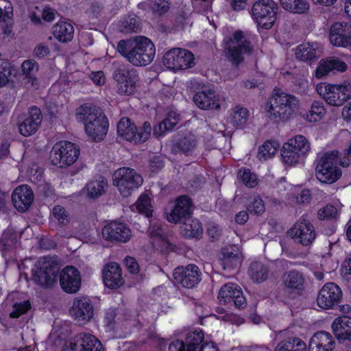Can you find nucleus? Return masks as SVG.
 Instances as JSON below:
<instances>
[{
  "label": "nucleus",
  "instance_id": "1",
  "mask_svg": "<svg viewBox=\"0 0 351 351\" xmlns=\"http://www.w3.org/2000/svg\"><path fill=\"white\" fill-rule=\"evenodd\" d=\"M117 50L135 66L149 64L154 60L156 53L153 43L143 36L120 41L117 45Z\"/></svg>",
  "mask_w": 351,
  "mask_h": 351
},
{
  "label": "nucleus",
  "instance_id": "2",
  "mask_svg": "<svg viewBox=\"0 0 351 351\" xmlns=\"http://www.w3.org/2000/svg\"><path fill=\"white\" fill-rule=\"evenodd\" d=\"M298 107L299 99L295 96L274 89L265 110L271 118L286 121L293 118Z\"/></svg>",
  "mask_w": 351,
  "mask_h": 351
},
{
  "label": "nucleus",
  "instance_id": "3",
  "mask_svg": "<svg viewBox=\"0 0 351 351\" xmlns=\"http://www.w3.org/2000/svg\"><path fill=\"white\" fill-rule=\"evenodd\" d=\"M77 119L82 121L88 138L93 141H102L108 130L107 117L99 110L88 106H82L77 110Z\"/></svg>",
  "mask_w": 351,
  "mask_h": 351
},
{
  "label": "nucleus",
  "instance_id": "4",
  "mask_svg": "<svg viewBox=\"0 0 351 351\" xmlns=\"http://www.w3.org/2000/svg\"><path fill=\"white\" fill-rule=\"evenodd\" d=\"M350 164L348 159L340 158L339 151L328 152L319 160L315 168V176L322 183L333 184L342 176V171L339 165L343 167H348Z\"/></svg>",
  "mask_w": 351,
  "mask_h": 351
},
{
  "label": "nucleus",
  "instance_id": "5",
  "mask_svg": "<svg viewBox=\"0 0 351 351\" xmlns=\"http://www.w3.org/2000/svg\"><path fill=\"white\" fill-rule=\"evenodd\" d=\"M311 152V143L304 135L298 134L288 139L281 149L285 165L295 167L304 162Z\"/></svg>",
  "mask_w": 351,
  "mask_h": 351
},
{
  "label": "nucleus",
  "instance_id": "6",
  "mask_svg": "<svg viewBox=\"0 0 351 351\" xmlns=\"http://www.w3.org/2000/svg\"><path fill=\"white\" fill-rule=\"evenodd\" d=\"M143 183L141 175L130 167L119 168L112 174V184L125 197L130 196L135 190L142 186Z\"/></svg>",
  "mask_w": 351,
  "mask_h": 351
},
{
  "label": "nucleus",
  "instance_id": "7",
  "mask_svg": "<svg viewBox=\"0 0 351 351\" xmlns=\"http://www.w3.org/2000/svg\"><path fill=\"white\" fill-rule=\"evenodd\" d=\"M316 92L330 106L340 107L351 98V85L333 84L320 82L317 84Z\"/></svg>",
  "mask_w": 351,
  "mask_h": 351
},
{
  "label": "nucleus",
  "instance_id": "8",
  "mask_svg": "<svg viewBox=\"0 0 351 351\" xmlns=\"http://www.w3.org/2000/svg\"><path fill=\"white\" fill-rule=\"evenodd\" d=\"M278 6L274 0L256 1L252 8V16L258 28L271 29L277 21Z\"/></svg>",
  "mask_w": 351,
  "mask_h": 351
},
{
  "label": "nucleus",
  "instance_id": "9",
  "mask_svg": "<svg viewBox=\"0 0 351 351\" xmlns=\"http://www.w3.org/2000/svg\"><path fill=\"white\" fill-rule=\"evenodd\" d=\"M80 156V149L74 143L61 141L56 143L50 153V159L54 165L60 167L74 164Z\"/></svg>",
  "mask_w": 351,
  "mask_h": 351
},
{
  "label": "nucleus",
  "instance_id": "10",
  "mask_svg": "<svg viewBox=\"0 0 351 351\" xmlns=\"http://www.w3.org/2000/svg\"><path fill=\"white\" fill-rule=\"evenodd\" d=\"M193 54L187 49L173 48L167 51L162 58L163 65L173 72L192 67L195 62Z\"/></svg>",
  "mask_w": 351,
  "mask_h": 351
},
{
  "label": "nucleus",
  "instance_id": "11",
  "mask_svg": "<svg viewBox=\"0 0 351 351\" xmlns=\"http://www.w3.org/2000/svg\"><path fill=\"white\" fill-rule=\"evenodd\" d=\"M151 131L152 125L149 122H145L142 128L137 130L136 125L128 118H122L117 125L119 136L134 143L147 141L150 136Z\"/></svg>",
  "mask_w": 351,
  "mask_h": 351
},
{
  "label": "nucleus",
  "instance_id": "12",
  "mask_svg": "<svg viewBox=\"0 0 351 351\" xmlns=\"http://www.w3.org/2000/svg\"><path fill=\"white\" fill-rule=\"evenodd\" d=\"M225 47L230 60L234 64H239L243 59V56L250 51L247 36L240 30H236L232 37L226 40Z\"/></svg>",
  "mask_w": 351,
  "mask_h": 351
},
{
  "label": "nucleus",
  "instance_id": "13",
  "mask_svg": "<svg viewBox=\"0 0 351 351\" xmlns=\"http://www.w3.org/2000/svg\"><path fill=\"white\" fill-rule=\"evenodd\" d=\"M56 269L52 262L45 257L40 258L32 269V279L43 287L52 286L56 279Z\"/></svg>",
  "mask_w": 351,
  "mask_h": 351
},
{
  "label": "nucleus",
  "instance_id": "14",
  "mask_svg": "<svg viewBox=\"0 0 351 351\" xmlns=\"http://www.w3.org/2000/svg\"><path fill=\"white\" fill-rule=\"evenodd\" d=\"M101 234L106 241L119 243H127L132 237L128 225L119 221L107 223L102 228Z\"/></svg>",
  "mask_w": 351,
  "mask_h": 351
},
{
  "label": "nucleus",
  "instance_id": "15",
  "mask_svg": "<svg viewBox=\"0 0 351 351\" xmlns=\"http://www.w3.org/2000/svg\"><path fill=\"white\" fill-rule=\"evenodd\" d=\"M61 351H103L99 340L93 335L81 333L65 343Z\"/></svg>",
  "mask_w": 351,
  "mask_h": 351
},
{
  "label": "nucleus",
  "instance_id": "16",
  "mask_svg": "<svg viewBox=\"0 0 351 351\" xmlns=\"http://www.w3.org/2000/svg\"><path fill=\"white\" fill-rule=\"evenodd\" d=\"M114 77L119 94L131 95L136 92L138 77L134 71L121 69L114 73Z\"/></svg>",
  "mask_w": 351,
  "mask_h": 351
},
{
  "label": "nucleus",
  "instance_id": "17",
  "mask_svg": "<svg viewBox=\"0 0 351 351\" xmlns=\"http://www.w3.org/2000/svg\"><path fill=\"white\" fill-rule=\"evenodd\" d=\"M329 40L333 46L351 49V23H333L329 32Z\"/></svg>",
  "mask_w": 351,
  "mask_h": 351
},
{
  "label": "nucleus",
  "instance_id": "18",
  "mask_svg": "<svg viewBox=\"0 0 351 351\" xmlns=\"http://www.w3.org/2000/svg\"><path fill=\"white\" fill-rule=\"evenodd\" d=\"M342 291L339 286L333 282L325 284L317 297V304L322 309H331L340 302Z\"/></svg>",
  "mask_w": 351,
  "mask_h": 351
},
{
  "label": "nucleus",
  "instance_id": "19",
  "mask_svg": "<svg viewBox=\"0 0 351 351\" xmlns=\"http://www.w3.org/2000/svg\"><path fill=\"white\" fill-rule=\"evenodd\" d=\"M192 204L186 196L178 197L174 202L173 208L165 212V217L170 223H178L191 216Z\"/></svg>",
  "mask_w": 351,
  "mask_h": 351
},
{
  "label": "nucleus",
  "instance_id": "20",
  "mask_svg": "<svg viewBox=\"0 0 351 351\" xmlns=\"http://www.w3.org/2000/svg\"><path fill=\"white\" fill-rule=\"evenodd\" d=\"M288 234L295 241L304 245L312 243L316 237L313 226L305 219L296 222L289 230Z\"/></svg>",
  "mask_w": 351,
  "mask_h": 351
},
{
  "label": "nucleus",
  "instance_id": "21",
  "mask_svg": "<svg viewBox=\"0 0 351 351\" xmlns=\"http://www.w3.org/2000/svg\"><path fill=\"white\" fill-rule=\"evenodd\" d=\"M59 280L65 292L74 293L80 289L82 279L77 269L73 266H66L60 271Z\"/></svg>",
  "mask_w": 351,
  "mask_h": 351
},
{
  "label": "nucleus",
  "instance_id": "22",
  "mask_svg": "<svg viewBox=\"0 0 351 351\" xmlns=\"http://www.w3.org/2000/svg\"><path fill=\"white\" fill-rule=\"evenodd\" d=\"M173 277L177 284L186 288L194 287L200 280L199 269L194 265L176 268L173 272Z\"/></svg>",
  "mask_w": 351,
  "mask_h": 351
},
{
  "label": "nucleus",
  "instance_id": "23",
  "mask_svg": "<svg viewBox=\"0 0 351 351\" xmlns=\"http://www.w3.org/2000/svg\"><path fill=\"white\" fill-rule=\"evenodd\" d=\"M31 308L29 301L18 292L11 293L6 299V311L12 318H18Z\"/></svg>",
  "mask_w": 351,
  "mask_h": 351
},
{
  "label": "nucleus",
  "instance_id": "24",
  "mask_svg": "<svg viewBox=\"0 0 351 351\" xmlns=\"http://www.w3.org/2000/svg\"><path fill=\"white\" fill-rule=\"evenodd\" d=\"M218 299L224 304H234L237 307H243L246 304L241 287L234 283H228L219 290Z\"/></svg>",
  "mask_w": 351,
  "mask_h": 351
},
{
  "label": "nucleus",
  "instance_id": "25",
  "mask_svg": "<svg viewBox=\"0 0 351 351\" xmlns=\"http://www.w3.org/2000/svg\"><path fill=\"white\" fill-rule=\"evenodd\" d=\"M204 333L201 330L189 332L185 341L176 340L169 346V351H199L203 341Z\"/></svg>",
  "mask_w": 351,
  "mask_h": 351
},
{
  "label": "nucleus",
  "instance_id": "26",
  "mask_svg": "<svg viewBox=\"0 0 351 351\" xmlns=\"http://www.w3.org/2000/svg\"><path fill=\"white\" fill-rule=\"evenodd\" d=\"M70 313L78 322L86 324L92 319L93 308L88 298H77L73 302Z\"/></svg>",
  "mask_w": 351,
  "mask_h": 351
},
{
  "label": "nucleus",
  "instance_id": "27",
  "mask_svg": "<svg viewBox=\"0 0 351 351\" xmlns=\"http://www.w3.org/2000/svg\"><path fill=\"white\" fill-rule=\"evenodd\" d=\"M41 122L40 110L38 108L32 107L29 110L23 121L19 125V131L23 136H32L38 130Z\"/></svg>",
  "mask_w": 351,
  "mask_h": 351
},
{
  "label": "nucleus",
  "instance_id": "28",
  "mask_svg": "<svg viewBox=\"0 0 351 351\" xmlns=\"http://www.w3.org/2000/svg\"><path fill=\"white\" fill-rule=\"evenodd\" d=\"M195 105L202 110H217L221 108V98L212 89L197 93L193 97Z\"/></svg>",
  "mask_w": 351,
  "mask_h": 351
},
{
  "label": "nucleus",
  "instance_id": "29",
  "mask_svg": "<svg viewBox=\"0 0 351 351\" xmlns=\"http://www.w3.org/2000/svg\"><path fill=\"white\" fill-rule=\"evenodd\" d=\"M34 200V193L27 185L17 186L12 194V201L14 208L19 212L27 211Z\"/></svg>",
  "mask_w": 351,
  "mask_h": 351
},
{
  "label": "nucleus",
  "instance_id": "30",
  "mask_svg": "<svg viewBox=\"0 0 351 351\" xmlns=\"http://www.w3.org/2000/svg\"><path fill=\"white\" fill-rule=\"evenodd\" d=\"M102 278L104 285L110 289H117L124 282L121 269L116 263H110L104 267Z\"/></svg>",
  "mask_w": 351,
  "mask_h": 351
},
{
  "label": "nucleus",
  "instance_id": "31",
  "mask_svg": "<svg viewBox=\"0 0 351 351\" xmlns=\"http://www.w3.org/2000/svg\"><path fill=\"white\" fill-rule=\"evenodd\" d=\"M107 180L102 176L97 177L86 183L80 191V195L86 199H96L105 193Z\"/></svg>",
  "mask_w": 351,
  "mask_h": 351
},
{
  "label": "nucleus",
  "instance_id": "32",
  "mask_svg": "<svg viewBox=\"0 0 351 351\" xmlns=\"http://www.w3.org/2000/svg\"><path fill=\"white\" fill-rule=\"evenodd\" d=\"M335 340L328 332L315 333L308 342V351H333Z\"/></svg>",
  "mask_w": 351,
  "mask_h": 351
},
{
  "label": "nucleus",
  "instance_id": "33",
  "mask_svg": "<svg viewBox=\"0 0 351 351\" xmlns=\"http://www.w3.org/2000/svg\"><path fill=\"white\" fill-rule=\"evenodd\" d=\"M240 247L230 245L224 247L221 252V265L224 269H233L239 267L242 261Z\"/></svg>",
  "mask_w": 351,
  "mask_h": 351
},
{
  "label": "nucleus",
  "instance_id": "34",
  "mask_svg": "<svg viewBox=\"0 0 351 351\" xmlns=\"http://www.w3.org/2000/svg\"><path fill=\"white\" fill-rule=\"evenodd\" d=\"M150 237L151 243L155 251L161 254H167L173 250L174 246L161 229L152 230Z\"/></svg>",
  "mask_w": 351,
  "mask_h": 351
},
{
  "label": "nucleus",
  "instance_id": "35",
  "mask_svg": "<svg viewBox=\"0 0 351 351\" xmlns=\"http://www.w3.org/2000/svg\"><path fill=\"white\" fill-rule=\"evenodd\" d=\"M327 114V110L320 101H314L308 110L301 114L302 118L308 123L315 124L323 121Z\"/></svg>",
  "mask_w": 351,
  "mask_h": 351
},
{
  "label": "nucleus",
  "instance_id": "36",
  "mask_svg": "<svg viewBox=\"0 0 351 351\" xmlns=\"http://www.w3.org/2000/svg\"><path fill=\"white\" fill-rule=\"evenodd\" d=\"M321 48L317 43H304L295 49V55L300 61H307L315 59L319 56Z\"/></svg>",
  "mask_w": 351,
  "mask_h": 351
},
{
  "label": "nucleus",
  "instance_id": "37",
  "mask_svg": "<svg viewBox=\"0 0 351 351\" xmlns=\"http://www.w3.org/2000/svg\"><path fill=\"white\" fill-rule=\"evenodd\" d=\"M228 120L234 127L243 129L250 123V111L241 106H236L230 110Z\"/></svg>",
  "mask_w": 351,
  "mask_h": 351
},
{
  "label": "nucleus",
  "instance_id": "38",
  "mask_svg": "<svg viewBox=\"0 0 351 351\" xmlns=\"http://www.w3.org/2000/svg\"><path fill=\"white\" fill-rule=\"evenodd\" d=\"M280 7L285 11L293 14H306L311 9L308 0H278Z\"/></svg>",
  "mask_w": 351,
  "mask_h": 351
},
{
  "label": "nucleus",
  "instance_id": "39",
  "mask_svg": "<svg viewBox=\"0 0 351 351\" xmlns=\"http://www.w3.org/2000/svg\"><path fill=\"white\" fill-rule=\"evenodd\" d=\"M38 70V66L33 60H27L21 64V72L25 76V86L28 88H36L38 80L34 75Z\"/></svg>",
  "mask_w": 351,
  "mask_h": 351
},
{
  "label": "nucleus",
  "instance_id": "40",
  "mask_svg": "<svg viewBox=\"0 0 351 351\" xmlns=\"http://www.w3.org/2000/svg\"><path fill=\"white\" fill-rule=\"evenodd\" d=\"M180 233L186 238L198 239L202 235L203 228L197 219L189 217L184 219V222L181 225Z\"/></svg>",
  "mask_w": 351,
  "mask_h": 351
},
{
  "label": "nucleus",
  "instance_id": "41",
  "mask_svg": "<svg viewBox=\"0 0 351 351\" xmlns=\"http://www.w3.org/2000/svg\"><path fill=\"white\" fill-rule=\"evenodd\" d=\"M130 208L134 212H137L149 218L153 215L154 205L152 197L147 193L141 194Z\"/></svg>",
  "mask_w": 351,
  "mask_h": 351
},
{
  "label": "nucleus",
  "instance_id": "42",
  "mask_svg": "<svg viewBox=\"0 0 351 351\" xmlns=\"http://www.w3.org/2000/svg\"><path fill=\"white\" fill-rule=\"evenodd\" d=\"M53 36L60 42L66 43L72 40L73 37V26L64 21H60L53 27Z\"/></svg>",
  "mask_w": 351,
  "mask_h": 351
},
{
  "label": "nucleus",
  "instance_id": "43",
  "mask_svg": "<svg viewBox=\"0 0 351 351\" xmlns=\"http://www.w3.org/2000/svg\"><path fill=\"white\" fill-rule=\"evenodd\" d=\"M180 116L174 110L167 113V117L154 128V134L157 136H162L167 131L171 130L178 123Z\"/></svg>",
  "mask_w": 351,
  "mask_h": 351
},
{
  "label": "nucleus",
  "instance_id": "44",
  "mask_svg": "<svg viewBox=\"0 0 351 351\" xmlns=\"http://www.w3.org/2000/svg\"><path fill=\"white\" fill-rule=\"evenodd\" d=\"M197 140L192 134H188L180 138L173 146L176 152L184 155L191 154L197 147Z\"/></svg>",
  "mask_w": 351,
  "mask_h": 351
},
{
  "label": "nucleus",
  "instance_id": "45",
  "mask_svg": "<svg viewBox=\"0 0 351 351\" xmlns=\"http://www.w3.org/2000/svg\"><path fill=\"white\" fill-rule=\"evenodd\" d=\"M280 143L276 141H266L259 146L257 157L260 160L272 158L277 153Z\"/></svg>",
  "mask_w": 351,
  "mask_h": 351
},
{
  "label": "nucleus",
  "instance_id": "46",
  "mask_svg": "<svg viewBox=\"0 0 351 351\" xmlns=\"http://www.w3.org/2000/svg\"><path fill=\"white\" fill-rule=\"evenodd\" d=\"M274 351H306V344L299 338H289L278 344Z\"/></svg>",
  "mask_w": 351,
  "mask_h": 351
},
{
  "label": "nucleus",
  "instance_id": "47",
  "mask_svg": "<svg viewBox=\"0 0 351 351\" xmlns=\"http://www.w3.org/2000/svg\"><path fill=\"white\" fill-rule=\"evenodd\" d=\"M343 205L339 202H335L332 204H328L319 209L317 216L319 219H326L337 218L341 211Z\"/></svg>",
  "mask_w": 351,
  "mask_h": 351
},
{
  "label": "nucleus",
  "instance_id": "48",
  "mask_svg": "<svg viewBox=\"0 0 351 351\" xmlns=\"http://www.w3.org/2000/svg\"><path fill=\"white\" fill-rule=\"evenodd\" d=\"M249 274L254 281L261 282L267 278V269L261 263L254 262L250 265Z\"/></svg>",
  "mask_w": 351,
  "mask_h": 351
},
{
  "label": "nucleus",
  "instance_id": "49",
  "mask_svg": "<svg viewBox=\"0 0 351 351\" xmlns=\"http://www.w3.org/2000/svg\"><path fill=\"white\" fill-rule=\"evenodd\" d=\"M283 282L288 288L300 289L303 285L304 279L301 274L291 271L284 276Z\"/></svg>",
  "mask_w": 351,
  "mask_h": 351
},
{
  "label": "nucleus",
  "instance_id": "50",
  "mask_svg": "<svg viewBox=\"0 0 351 351\" xmlns=\"http://www.w3.org/2000/svg\"><path fill=\"white\" fill-rule=\"evenodd\" d=\"M238 178L247 187L253 188L258 184L257 176L250 169L241 168L238 172Z\"/></svg>",
  "mask_w": 351,
  "mask_h": 351
},
{
  "label": "nucleus",
  "instance_id": "51",
  "mask_svg": "<svg viewBox=\"0 0 351 351\" xmlns=\"http://www.w3.org/2000/svg\"><path fill=\"white\" fill-rule=\"evenodd\" d=\"M14 67L8 62H3L0 64V87H3L12 82V73Z\"/></svg>",
  "mask_w": 351,
  "mask_h": 351
},
{
  "label": "nucleus",
  "instance_id": "52",
  "mask_svg": "<svg viewBox=\"0 0 351 351\" xmlns=\"http://www.w3.org/2000/svg\"><path fill=\"white\" fill-rule=\"evenodd\" d=\"M13 16V6L8 0H0V21H6Z\"/></svg>",
  "mask_w": 351,
  "mask_h": 351
},
{
  "label": "nucleus",
  "instance_id": "53",
  "mask_svg": "<svg viewBox=\"0 0 351 351\" xmlns=\"http://www.w3.org/2000/svg\"><path fill=\"white\" fill-rule=\"evenodd\" d=\"M331 65L329 59L320 60L314 72L315 77L321 79L326 76L330 71H332Z\"/></svg>",
  "mask_w": 351,
  "mask_h": 351
},
{
  "label": "nucleus",
  "instance_id": "54",
  "mask_svg": "<svg viewBox=\"0 0 351 351\" xmlns=\"http://www.w3.org/2000/svg\"><path fill=\"white\" fill-rule=\"evenodd\" d=\"M12 27V23L10 22L2 25L0 32V39H1L3 42L9 43L14 38L15 34Z\"/></svg>",
  "mask_w": 351,
  "mask_h": 351
},
{
  "label": "nucleus",
  "instance_id": "55",
  "mask_svg": "<svg viewBox=\"0 0 351 351\" xmlns=\"http://www.w3.org/2000/svg\"><path fill=\"white\" fill-rule=\"evenodd\" d=\"M339 271L343 278L346 280L351 278V255L347 256L342 262Z\"/></svg>",
  "mask_w": 351,
  "mask_h": 351
},
{
  "label": "nucleus",
  "instance_id": "56",
  "mask_svg": "<svg viewBox=\"0 0 351 351\" xmlns=\"http://www.w3.org/2000/svg\"><path fill=\"white\" fill-rule=\"evenodd\" d=\"M249 210L256 214H261L265 211V204L260 197H255L249 205Z\"/></svg>",
  "mask_w": 351,
  "mask_h": 351
},
{
  "label": "nucleus",
  "instance_id": "57",
  "mask_svg": "<svg viewBox=\"0 0 351 351\" xmlns=\"http://www.w3.org/2000/svg\"><path fill=\"white\" fill-rule=\"evenodd\" d=\"M217 318L226 322H230L236 325H241L243 323V319L237 316V315L227 313H219Z\"/></svg>",
  "mask_w": 351,
  "mask_h": 351
},
{
  "label": "nucleus",
  "instance_id": "58",
  "mask_svg": "<svg viewBox=\"0 0 351 351\" xmlns=\"http://www.w3.org/2000/svg\"><path fill=\"white\" fill-rule=\"evenodd\" d=\"M124 264L131 274H137L139 271V265L134 258L131 256L125 257Z\"/></svg>",
  "mask_w": 351,
  "mask_h": 351
},
{
  "label": "nucleus",
  "instance_id": "59",
  "mask_svg": "<svg viewBox=\"0 0 351 351\" xmlns=\"http://www.w3.org/2000/svg\"><path fill=\"white\" fill-rule=\"evenodd\" d=\"M152 9L156 12H165L169 9V2L166 0H154Z\"/></svg>",
  "mask_w": 351,
  "mask_h": 351
},
{
  "label": "nucleus",
  "instance_id": "60",
  "mask_svg": "<svg viewBox=\"0 0 351 351\" xmlns=\"http://www.w3.org/2000/svg\"><path fill=\"white\" fill-rule=\"evenodd\" d=\"M330 63L332 64V71H336L339 72H343L347 69L346 64L336 58L329 59Z\"/></svg>",
  "mask_w": 351,
  "mask_h": 351
},
{
  "label": "nucleus",
  "instance_id": "61",
  "mask_svg": "<svg viewBox=\"0 0 351 351\" xmlns=\"http://www.w3.org/2000/svg\"><path fill=\"white\" fill-rule=\"evenodd\" d=\"M53 216L62 223L66 220L67 215L64 208L56 206L53 210Z\"/></svg>",
  "mask_w": 351,
  "mask_h": 351
},
{
  "label": "nucleus",
  "instance_id": "62",
  "mask_svg": "<svg viewBox=\"0 0 351 351\" xmlns=\"http://www.w3.org/2000/svg\"><path fill=\"white\" fill-rule=\"evenodd\" d=\"M41 17L46 21H51L55 18L54 10L49 7H45L42 8Z\"/></svg>",
  "mask_w": 351,
  "mask_h": 351
},
{
  "label": "nucleus",
  "instance_id": "63",
  "mask_svg": "<svg viewBox=\"0 0 351 351\" xmlns=\"http://www.w3.org/2000/svg\"><path fill=\"white\" fill-rule=\"evenodd\" d=\"M164 166L162 158L161 156H156L150 162V167L152 171H157L161 169Z\"/></svg>",
  "mask_w": 351,
  "mask_h": 351
},
{
  "label": "nucleus",
  "instance_id": "64",
  "mask_svg": "<svg viewBox=\"0 0 351 351\" xmlns=\"http://www.w3.org/2000/svg\"><path fill=\"white\" fill-rule=\"evenodd\" d=\"M341 117L344 121L351 122V101L348 102L341 109Z\"/></svg>",
  "mask_w": 351,
  "mask_h": 351
}]
</instances>
